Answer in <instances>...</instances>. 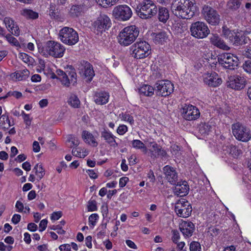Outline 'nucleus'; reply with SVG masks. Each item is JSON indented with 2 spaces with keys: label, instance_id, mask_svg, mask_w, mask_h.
<instances>
[{
  "label": "nucleus",
  "instance_id": "obj_1",
  "mask_svg": "<svg viewBox=\"0 0 251 251\" xmlns=\"http://www.w3.org/2000/svg\"><path fill=\"white\" fill-rule=\"evenodd\" d=\"M172 11L178 17L189 19L195 15L197 6L192 0H175Z\"/></svg>",
  "mask_w": 251,
  "mask_h": 251
},
{
  "label": "nucleus",
  "instance_id": "obj_2",
  "mask_svg": "<svg viewBox=\"0 0 251 251\" xmlns=\"http://www.w3.org/2000/svg\"><path fill=\"white\" fill-rule=\"evenodd\" d=\"M39 52L45 57L51 56L60 58L64 55L65 49L60 43L54 41H48L43 45L37 44Z\"/></svg>",
  "mask_w": 251,
  "mask_h": 251
},
{
  "label": "nucleus",
  "instance_id": "obj_3",
  "mask_svg": "<svg viewBox=\"0 0 251 251\" xmlns=\"http://www.w3.org/2000/svg\"><path fill=\"white\" fill-rule=\"evenodd\" d=\"M139 29L135 25H128L121 30L118 36V43L124 47H127L132 44L138 37Z\"/></svg>",
  "mask_w": 251,
  "mask_h": 251
},
{
  "label": "nucleus",
  "instance_id": "obj_4",
  "mask_svg": "<svg viewBox=\"0 0 251 251\" xmlns=\"http://www.w3.org/2000/svg\"><path fill=\"white\" fill-rule=\"evenodd\" d=\"M223 34L234 46H239L248 43V38L243 31L231 30L227 27L224 26Z\"/></svg>",
  "mask_w": 251,
  "mask_h": 251
},
{
  "label": "nucleus",
  "instance_id": "obj_5",
  "mask_svg": "<svg viewBox=\"0 0 251 251\" xmlns=\"http://www.w3.org/2000/svg\"><path fill=\"white\" fill-rule=\"evenodd\" d=\"M132 57L136 59H143L148 57L151 53L150 44L145 41H137L130 47Z\"/></svg>",
  "mask_w": 251,
  "mask_h": 251
},
{
  "label": "nucleus",
  "instance_id": "obj_6",
  "mask_svg": "<svg viewBox=\"0 0 251 251\" xmlns=\"http://www.w3.org/2000/svg\"><path fill=\"white\" fill-rule=\"evenodd\" d=\"M138 16L142 19L150 18L156 14L157 8L153 1L146 0L136 8Z\"/></svg>",
  "mask_w": 251,
  "mask_h": 251
},
{
  "label": "nucleus",
  "instance_id": "obj_7",
  "mask_svg": "<svg viewBox=\"0 0 251 251\" xmlns=\"http://www.w3.org/2000/svg\"><path fill=\"white\" fill-rule=\"evenodd\" d=\"M59 38L63 43L70 46L75 45L79 40L77 32L69 27H64L60 30Z\"/></svg>",
  "mask_w": 251,
  "mask_h": 251
},
{
  "label": "nucleus",
  "instance_id": "obj_8",
  "mask_svg": "<svg viewBox=\"0 0 251 251\" xmlns=\"http://www.w3.org/2000/svg\"><path fill=\"white\" fill-rule=\"evenodd\" d=\"M111 26L110 19L106 15H100L93 24V29L97 35H101Z\"/></svg>",
  "mask_w": 251,
  "mask_h": 251
},
{
  "label": "nucleus",
  "instance_id": "obj_9",
  "mask_svg": "<svg viewBox=\"0 0 251 251\" xmlns=\"http://www.w3.org/2000/svg\"><path fill=\"white\" fill-rule=\"evenodd\" d=\"M218 61L225 68L234 70L238 66L239 59L238 57L230 53H223L218 56Z\"/></svg>",
  "mask_w": 251,
  "mask_h": 251
},
{
  "label": "nucleus",
  "instance_id": "obj_10",
  "mask_svg": "<svg viewBox=\"0 0 251 251\" xmlns=\"http://www.w3.org/2000/svg\"><path fill=\"white\" fill-rule=\"evenodd\" d=\"M232 131L236 139L239 141L248 142L251 138L250 129L239 123L232 125Z\"/></svg>",
  "mask_w": 251,
  "mask_h": 251
},
{
  "label": "nucleus",
  "instance_id": "obj_11",
  "mask_svg": "<svg viewBox=\"0 0 251 251\" xmlns=\"http://www.w3.org/2000/svg\"><path fill=\"white\" fill-rule=\"evenodd\" d=\"M190 31L191 35L198 39L205 38L210 33V30L206 25L201 22H197L192 24Z\"/></svg>",
  "mask_w": 251,
  "mask_h": 251
},
{
  "label": "nucleus",
  "instance_id": "obj_12",
  "mask_svg": "<svg viewBox=\"0 0 251 251\" xmlns=\"http://www.w3.org/2000/svg\"><path fill=\"white\" fill-rule=\"evenodd\" d=\"M175 211L179 217L187 218L191 214L192 207L191 204L188 201L184 199H181L176 202Z\"/></svg>",
  "mask_w": 251,
  "mask_h": 251
},
{
  "label": "nucleus",
  "instance_id": "obj_13",
  "mask_svg": "<svg viewBox=\"0 0 251 251\" xmlns=\"http://www.w3.org/2000/svg\"><path fill=\"white\" fill-rule=\"evenodd\" d=\"M205 20L211 25H218L220 21V16L216 10L208 5L203 6L202 11Z\"/></svg>",
  "mask_w": 251,
  "mask_h": 251
},
{
  "label": "nucleus",
  "instance_id": "obj_14",
  "mask_svg": "<svg viewBox=\"0 0 251 251\" xmlns=\"http://www.w3.org/2000/svg\"><path fill=\"white\" fill-rule=\"evenodd\" d=\"M155 86L156 94L162 97L169 96L173 92L174 89L173 84L168 80L157 81Z\"/></svg>",
  "mask_w": 251,
  "mask_h": 251
},
{
  "label": "nucleus",
  "instance_id": "obj_15",
  "mask_svg": "<svg viewBox=\"0 0 251 251\" xmlns=\"http://www.w3.org/2000/svg\"><path fill=\"white\" fill-rule=\"evenodd\" d=\"M113 15L116 18L126 21L131 17L132 12L128 6L125 4L119 5L114 7Z\"/></svg>",
  "mask_w": 251,
  "mask_h": 251
},
{
  "label": "nucleus",
  "instance_id": "obj_16",
  "mask_svg": "<svg viewBox=\"0 0 251 251\" xmlns=\"http://www.w3.org/2000/svg\"><path fill=\"white\" fill-rule=\"evenodd\" d=\"M181 115L186 120L192 121L199 118L200 112L196 106L191 104H185L182 108Z\"/></svg>",
  "mask_w": 251,
  "mask_h": 251
},
{
  "label": "nucleus",
  "instance_id": "obj_17",
  "mask_svg": "<svg viewBox=\"0 0 251 251\" xmlns=\"http://www.w3.org/2000/svg\"><path fill=\"white\" fill-rule=\"evenodd\" d=\"M204 83L208 86L216 87L222 83V78L215 72H207L202 75Z\"/></svg>",
  "mask_w": 251,
  "mask_h": 251
},
{
  "label": "nucleus",
  "instance_id": "obj_18",
  "mask_svg": "<svg viewBox=\"0 0 251 251\" xmlns=\"http://www.w3.org/2000/svg\"><path fill=\"white\" fill-rule=\"evenodd\" d=\"M163 173L167 181L172 185H176L178 181V173L176 169L169 165L163 168Z\"/></svg>",
  "mask_w": 251,
  "mask_h": 251
},
{
  "label": "nucleus",
  "instance_id": "obj_19",
  "mask_svg": "<svg viewBox=\"0 0 251 251\" xmlns=\"http://www.w3.org/2000/svg\"><path fill=\"white\" fill-rule=\"evenodd\" d=\"M246 78L240 75H233L229 77L227 86L235 90H240L246 85Z\"/></svg>",
  "mask_w": 251,
  "mask_h": 251
},
{
  "label": "nucleus",
  "instance_id": "obj_20",
  "mask_svg": "<svg viewBox=\"0 0 251 251\" xmlns=\"http://www.w3.org/2000/svg\"><path fill=\"white\" fill-rule=\"evenodd\" d=\"M179 228L184 237L188 238L192 236L195 226L191 221L182 220L179 224Z\"/></svg>",
  "mask_w": 251,
  "mask_h": 251
},
{
  "label": "nucleus",
  "instance_id": "obj_21",
  "mask_svg": "<svg viewBox=\"0 0 251 251\" xmlns=\"http://www.w3.org/2000/svg\"><path fill=\"white\" fill-rule=\"evenodd\" d=\"M174 189V193L175 195L179 197L185 196L188 194L189 191V186L186 181L177 182Z\"/></svg>",
  "mask_w": 251,
  "mask_h": 251
},
{
  "label": "nucleus",
  "instance_id": "obj_22",
  "mask_svg": "<svg viewBox=\"0 0 251 251\" xmlns=\"http://www.w3.org/2000/svg\"><path fill=\"white\" fill-rule=\"evenodd\" d=\"M3 23L5 24L7 29L13 35L18 36L20 34V29L17 24L14 20L10 17H5L3 20Z\"/></svg>",
  "mask_w": 251,
  "mask_h": 251
},
{
  "label": "nucleus",
  "instance_id": "obj_23",
  "mask_svg": "<svg viewBox=\"0 0 251 251\" xmlns=\"http://www.w3.org/2000/svg\"><path fill=\"white\" fill-rule=\"evenodd\" d=\"M109 99V94L104 91L96 92L94 96V101L96 104L99 105H103L107 103Z\"/></svg>",
  "mask_w": 251,
  "mask_h": 251
},
{
  "label": "nucleus",
  "instance_id": "obj_24",
  "mask_svg": "<svg viewBox=\"0 0 251 251\" xmlns=\"http://www.w3.org/2000/svg\"><path fill=\"white\" fill-rule=\"evenodd\" d=\"M80 73L83 76L86 78L89 81H91L95 75L92 65L88 62L85 63L84 66L80 69Z\"/></svg>",
  "mask_w": 251,
  "mask_h": 251
},
{
  "label": "nucleus",
  "instance_id": "obj_25",
  "mask_svg": "<svg viewBox=\"0 0 251 251\" xmlns=\"http://www.w3.org/2000/svg\"><path fill=\"white\" fill-rule=\"evenodd\" d=\"M210 42L212 45L220 49L225 50H228L230 49L224 41L217 35H213L211 37Z\"/></svg>",
  "mask_w": 251,
  "mask_h": 251
},
{
  "label": "nucleus",
  "instance_id": "obj_26",
  "mask_svg": "<svg viewBox=\"0 0 251 251\" xmlns=\"http://www.w3.org/2000/svg\"><path fill=\"white\" fill-rule=\"evenodd\" d=\"M82 137L84 142L90 146L94 147L98 146L97 137L94 136L91 133L87 131H83Z\"/></svg>",
  "mask_w": 251,
  "mask_h": 251
},
{
  "label": "nucleus",
  "instance_id": "obj_27",
  "mask_svg": "<svg viewBox=\"0 0 251 251\" xmlns=\"http://www.w3.org/2000/svg\"><path fill=\"white\" fill-rule=\"evenodd\" d=\"M215 129V126L212 121L201 124L199 127V131L203 135H208Z\"/></svg>",
  "mask_w": 251,
  "mask_h": 251
},
{
  "label": "nucleus",
  "instance_id": "obj_28",
  "mask_svg": "<svg viewBox=\"0 0 251 251\" xmlns=\"http://www.w3.org/2000/svg\"><path fill=\"white\" fill-rule=\"evenodd\" d=\"M153 41L156 44H162L166 42L168 39L167 33L164 31H160L152 34Z\"/></svg>",
  "mask_w": 251,
  "mask_h": 251
},
{
  "label": "nucleus",
  "instance_id": "obj_29",
  "mask_svg": "<svg viewBox=\"0 0 251 251\" xmlns=\"http://www.w3.org/2000/svg\"><path fill=\"white\" fill-rule=\"evenodd\" d=\"M101 137L111 146L116 147L118 146V144L115 141L116 137L112 133V132L109 131L104 130L101 133Z\"/></svg>",
  "mask_w": 251,
  "mask_h": 251
},
{
  "label": "nucleus",
  "instance_id": "obj_30",
  "mask_svg": "<svg viewBox=\"0 0 251 251\" xmlns=\"http://www.w3.org/2000/svg\"><path fill=\"white\" fill-rule=\"evenodd\" d=\"M139 93L141 95L146 96H151L154 94V88L149 85H143L139 90Z\"/></svg>",
  "mask_w": 251,
  "mask_h": 251
},
{
  "label": "nucleus",
  "instance_id": "obj_31",
  "mask_svg": "<svg viewBox=\"0 0 251 251\" xmlns=\"http://www.w3.org/2000/svg\"><path fill=\"white\" fill-rule=\"evenodd\" d=\"M158 17L159 21L165 23L169 18V13L168 9L165 7H160L158 9Z\"/></svg>",
  "mask_w": 251,
  "mask_h": 251
},
{
  "label": "nucleus",
  "instance_id": "obj_32",
  "mask_svg": "<svg viewBox=\"0 0 251 251\" xmlns=\"http://www.w3.org/2000/svg\"><path fill=\"white\" fill-rule=\"evenodd\" d=\"M89 153V151L84 148L77 147L72 150V154L75 157H86Z\"/></svg>",
  "mask_w": 251,
  "mask_h": 251
},
{
  "label": "nucleus",
  "instance_id": "obj_33",
  "mask_svg": "<svg viewBox=\"0 0 251 251\" xmlns=\"http://www.w3.org/2000/svg\"><path fill=\"white\" fill-rule=\"evenodd\" d=\"M67 102L71 106L74 108H78L80 104V101L78 98L75 94H71L69 95Z\"/></svg>",
  "mask_w": 251,
  "mask_h": 251
},
{
  "label": "nucleus",
  "instance_id": "obj_34",
  "mask_svg": "<svg viewBox=\"0 0 251 251\" xmlns=\"http://www.w3.org/2000/svg\"><path fill=\"white\" fill-rule=\"evenodd\" d=\"M83 10V5H74L70 8L69 14L72 17H77L81 14Z\"/></svg>",
  "mask_w": 251,
  "mask_h": 251
},
{
  "label": "nucleus",
  "instance_id": "obj_35",
  "mask_svg": "<svg viewBox=\"0 0 251 251\" xmlns=\"http://www.w3.org/2000/svg\"><path fill=\"white\" fill-rule=\"evenodd\" d=\"M11 126L10 121L8 116L2 115L0 117V127L6 130Z\"/></svg>",
  "mask_w": 251,
  "mask_h": 251
},
{
  "label": "nucleus",
  "instance_id": "obj_36",
  "mask_svg": "<svg viewBox=\"0 0 251 251\" xmlns=\"http://www.w3.org/2000/svg\"><path fill=\"white\" fill-rule=\"evenodd\" d=\"M29 74V72L26 69L17 71L13 74V77L18 81L26 79Z\"/></svg>",
  "mask_w": 251,
  "mask_h": 251
},
{
  "label": "nucleus",
  "instance_id": "obj_37",
  "mask_svg": "<svg viewBox=\"0 0 251 251\" xmlns=\"http://www.w3.org/2000/svg\"><path fill=\"white\" fill-rule=\"evenodd\" d=\"M21 14L27 19H35L38 17V14L37 12L26 8L23 9L21 11Z\"/></svg>",
  "mask_w": 251,
  "mask_h": 251
},
{
  "label": "nucleus",
  "instance_id": "obj_38",
  "mask_svg": "<svg viewBox=\"0 0 251 251\" xmlns=\"http://www.w3.org/2000/svg\"><path fill=\"white\" fill-rule=\"evenodd\" d=\"M151 148L149 149V151L152 153L153 155H162L164 156L165 154L164 151L161 149L160 146L158 145L156 143H152Z\"/></svg>",
  "mask_w": 251,
  "mask_h": 251
},
{
  "label": "nucleus",
  "instance_id": "obj_39",
  "mask_svg": "<svg viewBox=\"0 0 251 251\" xmlns=\"http://www.w3.org/2000/svg\"><path fill=\"white\" fill-rule=\"evenodd\" d=\"M241 0H229L227 3V7L231 10H237L240 6Z\"/></svg>",
  "mask_w": 251,
  "mask_h": 251
},
{
  "label": "nucleus",
  "instance_id": "obj_40",
  "mask_svg": "<svg viewBox=\"0 0 251 251\" xmlns=\"http://www.w3.org/2000/svg\"><path fill=\"white\" fill-rule=\"evenodd\" d=\"M119 118L121 121L128 123L131 125L134 124L133 117L128 113H122L119 114Z\"/></svg>",
  "mask_w": 251,
  "mask_h": 251
},
{
  "label": "nucleus",
  "instance_id": "obj_41",
  "mask_svg": "<svg viewBox=\"0 0 251 251\" xmlns=\"http://www.w3.org/2000/svg\"><path fill=\"white\" fill-rule=\"evenodd\" d=\"M131 145L135 149L142 150L143 151H147V147L145 144L139 140H133L132 141Z\"/></svg>",
  "mask_w": 251,
  "mask_h": 251
},
{
  "label": "nucleus",
  "instance_id": "obj_42",
  "mask_svg": "<svg viewBox=\"0 0 251 251\" xmlns=\"http://www.w3.org/2000/svg\"><path fill=\"white\" fill-rule=\"evenodd\" d=\"M5 38L8 42L11 45L17 48H19L21 47L20 44L18 40L12 36L11 34H8L6 35L5 36Z\"/></svg>",
  "mask_w": 251,
  "mask_h": 251
},
{
  "label": "nucleus",
  "instance_id": "obj_43",
  "mask_svg": "<svg viewBox=\"0 0 251 251\" xmlns=\"http://www.w3.org/2000/svg\"><path fill=\"white\" fill-rule=\"evenodd\" d=\"M98 3L103 7L114 5L118 0H96Z\"/></svg>",
  "mask_w": 251,
  "mask_h": 251
},
{
  "label": "nucleus",
  "instance_id": "obj_44",
  "mask_svg": "<svg viewBox=\"0 0 251 251\" xmlns=\"http://www.w3.org/2000/svg\"><path fill=\"white\" fill-rule=\"evenodd\" d=\"M67 142L70 143L71 146H77L79 144L78 138L74 135H69L67 136Z\"/></svg>",
  "mask_w": 251,
  "mask_h": 251
},
{
  "label": "nucleus",
  "instance_id": "obj_45",
  "mask_svg": "<svg viewBox=\"0 0 251 251\" xmlns=\"http://www.w3.org/2000/svg\"><path fill=\"white\" fill-rule=\"evenodd\" d=\"M34 169L36 170L35 173L37 176V179L38 180H40L45 174V172L43 169L42 166L41 165L37 164L35 166Z\"/></svg>",
  "mask_w": 251,
  "mask_h": 251
},
{
  "label": "nucleus",
  "instance_id": "obj_46",
  "mask_svg": "<svg viewBox=\"0 0 251 251\" xmlns=\"http://www.w3.org/2000/svg\"><path fill=\"white\" fill-rule=\"evenodd\" d=\"M21 115L26 125V127L28 128L31 125L32 118H30L29 114H26L24 111H22Z\"/></svg>",
  "mask_w": 251,
  "mask_h": 251
},
{
  "label": "nucleus",
  "instance_id": "obj_47",
  "mask_svg": "<svg viewBox=\"0 0 251 251\" xmlns=\"http://www.w3.org/2000/svg\"><path fill=\"white\" fill-rule=\"evenodd\" d=\"M190 251H201V247L198 242L193 241L190 244Z\"/></svg>",
  "mask_w": 251,
  "mask_h": 251
},
{
  "label": "nucleus",
  "instance_id": "obj_48",
  "mask_svg": "<svg viewBox=\"0 0 251 251\" xmlns=\"http://www.w3.org/2000/svg\"><path fill=\"white\" fill-rule=\"evenodd\" d=\"M98 218H99V216L97 214L94 213V214H91L89 217V219H88L89 225L90 226H92V227H94L96 225Z\"/></svg>",
  "mask_w": 251,
  "mask_h": 251
},
{
  "label": "nucleus",
  "instance_id": "obj_49",
  "mask_svg": "<svg viewBox=\"0 0 251 251\" xmlns=\"http://www.w3.org/2000/svg\"><path fill=\"white\" fill-rule=\"evenodd\" d=\"M128 130V127L125 125H120L117 129V132L120 135H124Z\"/></svg>",
  "mask_w": 251,
  "mask_h": 251
},
{
  "label": "nucleus",
  "instance_id": "obj_50",
  "mask_svg": "<svg viewBox=\"0 0 251 251\" xmlns=\"http://www.w3.org/2000/svg\"><path fill=\"white\" fill-rule=\"evenodd\" d=\"M173 236L172 237V240L173 242L176 244L177 243L179 239H180V234L178 230H173L172 231Z\"/></svg>",
  "mask_w": 251,
  "mask_h": 251
},
{
  "label": "nucleus",
  "instance_id": "obj_51",
  "mask_svg": "<svg viewBox=\"0 0 251 251\" xmlns=\"http://www.w3.org/2000/svg\"><path fill=\"white\" fill-rule=\"evenodd\" d=\"M20 57L24 62L28 64H30L33 60L32 57H29L27 54L25 53H21Z\"/></svg>",
  "mask_w": 251,
  "mask_h": 251
},
{
  "label": "nucleus",
  "instance_id": "obj_52",
  "mask_svg": "<svg viewBox=\"0 0 251 251\" xmlns=\"http://www.w3.org/2000/svg\"><path fill=\"white\" fill-rule=\"evenodd\" d=\"M58 78L60 79L62 84L64 85L69 86L70 84V79L68 78L66 74L62 76L61 77H58Z\"/></svg>",
  "mask_w": 251,
  "mask_h": 251
},
{
  "label": "nucleus",
  "instance_id": "obj_53",
  "mask_svg": "<svg viewBox=\"0 0 251 251\" xmlns=\"http://www.w3.org/2000/svg\"><path fill=\"white\" fill-rule=\"evenodd\" d=\"M243 69L247 73L251 74V61L248 60L245 62L243 66Z\"/></svg>",
  "mask_w": 251,
  "mask_h": 251
},
{
  "label": "nucleus",
  "instance_id": "obj_54",
  "mask_svg": "<svg viewBox=\"0 0 251 251\" xmlns=\"http://www.w3.org/2000/svg\"><path fill=\"white\" fill-rule=\"evenodd\" d=\"M240 153L241 151L239 150L237 147L235 146H231L230 153L232 155L239 156L240 155Z\"/></svg>",
  "mask_w": 251,
  "mask_h": 251
},
{
  "label": "nucleus",
  "instance_id": "obj_55",
  "mask_svg": "<svg viewBox=\"0 0 251 251\" xmlns=\"http://www.w3.org/2000/svg\"><path fill=\"white\" fill-rule=\"evenodd\" d=\"M51 229L54 230H57V233L59 234H64L65 232V230H63L60 225L56 226H52L50 227Z\"/></svg>",
  "mask_w": 251,
  "mask_h": 251
},
{
  "label": "nucleus",
  "instance_id": "obj_56",
  "mask_svg": "<svg viewBox=\"0 0 251 251\" xmlns=\"http://www.w3.org/2000/svg\"><path fill=\"white\" fill-rule=\"evenodd\" d=\"M62 214L61 211L54 212L52 213L50 219L51 220L55 221L61 217Z\"/></svg>",
  "mask_w": 251,
  "mask_h": 251
},
{
  "label": "nucleus",
  "instance_id": "obj_57",
  "mask_svg": "<svg viewBox=\"0 0 251 251\" xmlns=\"http://www.w3.org/2000/svg\"><path fill=\"white\" fill-rule=\"evenodd\" d=\"M97 205L95 201H90L88 203V210L89 211H94L97 210Z\"/></svg>",
  "mask_w": 251,
  "mask_h": 251
},
{
  "label": "nucleus",
  "instance_id": "obj_58",
  "mask_svg": "<svg viewBox=\"0 0 251 251\" xmlns=\"http://www.w3.org/2000/svg\"><path fill=\"white\" fill-rule=\"evenodd\" d=\"M155 142L154 141L153 139L151 138H148L145 139L144 144L147 147V150L148 149H150L151 148L152 145V143H155Z\"/></svg>",
  "mask_w": 251,
  "mask_h": 251
},
{
  "label": "nucleus",
  "instance_id": "obj_59",
  "mask_svg": "<svg viewBox=\"0 0 251 251\" xmlns=\"http://www.w3.org/2000/svg\"><path fill=\"white\" fill-rule=\"evenodd\" d=\"M128 180L129 178L126 176L121 177L119 180V186L121 188L125 187Z\"/></svg>",
  "mask_w": 251,
  "mask_h": 251
},
{
  "label": "nucleus",
  "instance_id": "obj_60",
  "mask_svg": "<svg viewBox=\"0 0 251 251\" xmlns=\"http://www.w3.org/2000/svg\"><path fill=\"white\" fill-rule=\"evenodd\" d=\"M48 224V220L46 219L42 220L39 224L40 231H43L45 230Z\"/></svg>",
  "mask_w": 251,
  "mask_h": 251
},
{
  "label": "nucleus",
  "instance_id": "obj_61",
  "mask_svg": "<svg viewBox=\"0 0 251 251\" xmlns=\"http://www.w3.org/2000/svg\"><path fill=\"white\" fill-rule=\"evenodd\" d=\"M60 251H72L71 250V245L65 244L61 245L59 247Z\"/></svg>",
  "mask_w": 251,
  "mask_h": 251
},
{
  "label": "nucleus",
  "instance_id": "obj_62",
  "mask_svg": "<svg viewBox=\"0 0 251 251\" xmlns=\"http://www.w3.org/2000/svg\"><path fill=\"white\" fill-rule=\"evenodd\" d=\"M33 151L35 152H38L40 151V146L37 141H34L32 144Z\"/></svg>",
  "mask_w": 251,
  "mask_h": 251
},
{
  "label": "nucleus",
  "instance_id": "obj_63",
  "mask_svg": "<svg viewBox=\"0 0 251 251\" xmlns=\"http://www.w3.org/2000/svg\"><path fill=\"white\" fill-rule=\"evenodd\" d=\"M21 216L19 214H14L11 219V221L15 225L17 224L21 220Z\"/></svg>",
  "mask_w": 251,
  "mask_h": 251
},
{
  "label": "nucleus",
  "instance_id": "obj_64",
  "mask_svg": "<svg viewBox=\"0 0 251 251\" xmlns=\"http://www.w3.org/2000/svg\"><path fill=\"white\" fill-rule=\"evenodd\" d=\"M86 172L91 178L96 179L98 177L97 173L93 170H88Z\"/></svg>",
  "mask_w": 251,
  "mask_h": 251
}]
</instances>
